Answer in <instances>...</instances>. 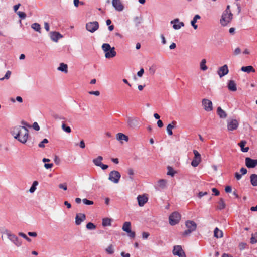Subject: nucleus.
<instances>
[{
  "label": "nucleus",
  "instance_id": "nucleus-1",
  "mask_svg": "<svg viewBox=\"0 0 257 257\" xmlns=\"http://www.w3.org/2000/svg\"><path fill=\"white\" fill-rule=\"evenodd\" d=\"M11 134L14 138L22 143H25L28 138V130L24 126H17L13 128Z\"/></svg>",
  "mask_w": 257,
  "mask_h": 257
},
{
  "label": "nucleus",
  "instance_id": "nucleus-2",
  "mask_svg": "<svg viewBox=\"0 0 257 257\" xmlns=\"http://www.w3.org/2000/svg\"><path fill=\"white\" fill-rule=\"evenodd\" d=\"M233 14L230 10V6L228 5L221 16L220 20V24L223 26H226L231 22Z\"/></svg>",
  "mask_w": 257,
  "mask_h": 257
},
{
  "label": "nucleus",
  "instance_id": "nucleus-3",
  "mask_svg": "<svg viewBox=\"0 0 257 257\" xmlns=\"http://www.w3.org/2000/svg\"><path fill=\"white\" fill-rule=\"evenodd\" d=\"M102 49L105 53V57L107 59L112 58L116 55L115 48L114 47H111L108 43H104L102 45Z\"/></svg>",
  "mask_w": 257,
  "mask_h": 257
},
{
  "label": "nucleus",
  "instance_id": "nucleus-4",
  "mask_svg": "<svg viewBox=\"0 0 257 257\" xmlns=\"http://www.w3.org/2000/svg\"><path fill=\"white\" fill-rule=\"evenodd\" d=\"M185 225L187 229L183 233V236H186L190 234L192 232L195 231L197 227V225L193 221H187Z\"/></svg>",
  "mask_w": 257,
  "mask_h": 257
},
{
  "label": "nucleus",
  "instance_id": "nucleus-5",
  "mask_svg": "<svg viewBox=\"0 0 257 257\" xmlns=\"http://www.w3.org/2000/svg\"><path fill=\"white\" fill-rule=\"evenodd\" d=\"M239 122L236 119H229L227 121V128L229 132L233 131L237 129Z\"/></svg>",
  "mask_w": 257,
  "mask_h": 257
},
{
  "label": "nucleus",
  "instance_id": "nucleus-6",
  "mask_svg": "<svg viewBox=\"0 0 257 257\" xmlns=\"http://www.w3.org/2000/svg\"><path fill=\"white\" fill-rule=\"evenodd\" d=\"M180 219V214L178 212H174L169 216V222L170 225H175L179 222Z\"/></svg>",
  "mask_w": 257,
  "mask_h": 257
},
{
  "label": "nucleus",
  "instance_id": "nucleus-7",
  "mask_svg": "<svg viewBox=\"0 0 257 257\" xmlns=\"http://www.w3.org/2000/svg\"><path fill=\"white\" fill-rule=\"evenodd\" d=\"M121 177L120 173L117 171H112L109 174L108 179L112 182L117 184L118 183Z\"/></svg>",
  "mask_w": 257,
  "mask_h": 257
},
{
  "label": "nucleus",
  "instance_id": "nucleus-8",
  "mask_svg": "<svg viewBox=\"0 0 257 257\" xmlns=\"http://www.w3.org/2000/svg\"><path fill=\"white\" fill-rule=\"evenodd\" d=\"M194 157L191 162L193 167H196L199 165L201 162V157L200 154L197 150H193Z\"/></svg>",
  "mask_w": 257,
  "mask_h": 257
},
{
  "label": "nucleus",
  "instance_id": "nucleus-9",
  "mask_svg": "<svg viewBox=\"0 0 257 257\" xmlns=\"http://www.w3.org/2000/svg\"><path fill=\"white\" fill-rule=\"evenodd\" d=\"M202 103L204 109L207 112H210L213 110V104L211 100L204 98L202 100Z\"/></svg>",
  "mask_w": 257,
  "mask_h": 257
},
{
  "label": "nucleus",
  "instance_id": "nucleus-10",
  "mask_svg": "<svg viewBox=\"0 0 257 257\" xmlns=\"http://www.w3.org/2000/svg\"><path fill=\"white\" fill-rule=\"evenodd\" d=\"M172 253L173 255L179 257H186L185 252L180 245H176L174 247Z\"/></svg>",
  "mask_w": 257,
  "mask_h": 257
},
{
  "label": "nucleus",
  "instance_id": "nucleus-11",
  "mask_svg": "<svg viewBox=\"0 0 257 257\" xmlns=\"http://www.w3.org/2000/svg\"><path fill=\"white\" fill-rule=\"evenodd\" d=\"M86 28L88 31L93 33L98 29L99 24L97 22H89L86 24Z\"/></svg>",
  "mask_w": 257,
  "mask_h": 257
},
{
  "label": "nucleus",
  "instance_id": "nucleus-12",
  "mask_svg": "<svg viewBox=\"0 0 257 257\" xmlns=\"http://www.w3.org/2000/svg\"><path fill=\"white\" fill-rule=\"evenodd\" d=\"M220 78H222L229 73L228 66L226 64L219 67L217 72Z\"/></svg>",
  "mask_w": 257,
  "mask_h": 257
},
{
  "label": "nucleus",
  "instance_id": "nucleus-13",
  "mask_svg": "<svg viewBox=\"0 0 257 257\" xmlns=\"http://www.w3.org/2000/svg\"><path fill=\"white\" fill-rule=\"evenodd\" d=\"M137 199L140 207L144 206L145 204L148 201V197L146 194L138 195Z\"/></svg>",
  "mask_w": 257,
  "mask_h": 257
},
{
  "label": "nucleus",
  "instance_id": "nucleus-14",
  "mask_svg": "<svg viewBox=\"0 0 257 257\" xmlns=\"http://www.w3.org/2000/svg\"><path fill=\"white\" fill-rule=\"evenodd\" d=\"M245 165L249 168H254L257 165V159L246 157L245 159Z\"/></svg>",
  "mask_w": 257,
  "mask_h": 257
},
{
  "label": "nucleus",
  "instance_id": "nucleus-15",
  "mask_svg": "<svg viewBox=\"0 0 257 257\" xmlns=\"http://www.w3.org/2000/svg\"><path fill=\"white\" fill-rule=\"evenodd\" d=\"M112 4L116 11L120 12L124 9V6L120 0H112Z\"/></svg>",
  "mask_w": 257,
  "mask_h": 257
},
{
  "label": "nucleus",
  "instance_id": "nucleus-16",
  "mask_svg": "<svg viewBox=\"0 0 257 257\" xmlns=\"http://www.w3.org/2000/svg\"><path fill=\"white\" fill-rule=\"evenodd\" d=\"M171 24H173V28L175 30L180 29L184 26V24L182 22H180L179 19L176 18L171 21Z\"/></svg>",
  "mask_w": 257,
  "mask_h": 257
},
{
  "label": "nucleus",
  "instance_id": "nucleus-17",
  "mask_svg": "<svg viewBox=\"0 0 257 257\" xmlns=\"http://www.w3.org/2000/svg\"><path fill=\"white\" fill-rule=\"evenodd\" d=\"M227 88L229 91L235 92L237 91V85L235 81L230 80L227 83Z\"/></svg>",
  "mask_w": 257,
  "mask_h": 257
},
{
  "label": "nucleus",
  "instance_id": "nucleus-18",
  "mask_svg": "<svg viewBox=\"0 0 257 257\" xmlns=\"http://www.w3.org/2000/svg\"><path fill=\"white\" fill-rule=\"evenodd\" d=\"M13 238H14V235L12 234L10 231L8 230H5L3 232L2 235V238L3 240L9 239L12 241Z\"/></svg>",
  "mask_w": 257,
  "mask_h": 257
},
{
  "label": "nucleus",
  "instance_id": "nucleus-19",
  "mask_svg": "<svg viewBox=\"0 0 257 257\" xmlns=\"http://www.w3.org/2000/svg\"><path fill=\"white\" fill-rule=\"evenodd\" d=\"M50 34L51 39L56 42H57L60 38H61L63 37L60 33L57 32H51Z\"/></svg>",
  "mask_w": 257,
  "mask_h": 257
},
{
  "label": "nucleus",
  "instance_id": "nucleus-20",
  "mask_svg": "<svg viewBox=\"0 0 257 257\" xmlns=\"http://www.w3.org/2000/svg\"><path fill=\"white\" fill-rule=\"evenodd\" d=\"M85 219V215L83 213H79L75 217V223L76 225H80L82 222Z\"/></svg>",
  "mask_w": 257,
  "mask_h": 257
},
{
  "label": "nucleus",
  "instance_id": "nucleus-21",
  "mask_svg": "<svg viewBox=\"0 0 257 257\" xmlns=\"http://www.w3.org/2000/svg\"><path fill=\"white\" fill-rule=\"evenodd\" d=\"M217 113L219 115L220 118H226L227 117V114L226 112L223 110L220 107H218L217 109Z\"/></svg>",
  "mask_w": 257,
  "mask_h": 257
},
{
  "label": "nucleus",
  "instance_id": "nucleus-22",
  "mask_svg": "<svg viewBox=\"0 0 257 257\" xmlns=\"http://www.w3.org/2000/svg\"><path fill=\"white\" fill-rule=\"evenodd\" d=\"M176 122L173 121L171 123H169L167 126V132L169 136H171L173 134L172 129L175 128L176 125Z\"/></svg>",
  "mask_w": 257,
  "mask_h": 257
},
{
  "label": "nucleus",
  "instance_id": "nucleus-23",
  "mask_svg": "<svg viewBox=\"0 0 257 257\" xmlns=\"http://www.w3.org/2000/svg\"><path fill=\"white\" fill-rule=\"evenodd\" d=\"M57 69L60 71L67 73L68 72V66L64 63H61Z\"/></svg>",
  "mask_w": 257,
  "mask_h": 257
},
{
  "label": "nucleus",
  "instance_id": "nucleus-24",
  "mask_svg": "<svg viewBox=\"0 0 257 257\" xmlns=\"http://www.w3.org/2000/svg\"><path fill=\"white\" fill-rule=\"evenodd\" d=\"M122 230L126 232H130L131 230V223L130 222H125L122 226Z\"/></svg>",
  "mask_w": 257,
  "mask_h": 257
},
{
  "label": "nucleus",
  "instance_id": "nucleus-25",
  "mask_svg": "<svg viewBox=\"0 0 257 257\" xmlns=\"http://www.w3.org/2000/svg\"><path fill=\"white\" fill-rule=\"evenodd\" d=\"M116 139L119 141L125 140L128 142V137L123 133H119L116 135Z\"/></svg>",
  "mask_w": 257,
  "mask_h": 257
},
{
  "label": "nucleus",
  "instance_id": "nucleus-26",
  "mask_svg": "<svg viewBox=\"0 0 257 257\" xmlns=\"http://www.w3.org/2000/svg\"><path fill=\"white\" fill-rule=\"evenodd\" d=\"M246 144V142L245 141H241L239 143H238V145L241 148V150L243 152H247L249 150V147H244Z\"/></svg>",
  "mask_w": 257,
  "mask_h": 257
},
{
  "label": "nucleus",
  "instance_id": "nucleus-27",
  "mask_svg": "<svg viewBox=\"0 0 257 257\" xmlns=\"http://www.w3.org/2000/svg\"><path fill=\"white\" fill-rule=\"evenodd\" d=\"M241 70L247 73H250L251 72H255V69L253 68V67L252 66H243L241 67Z\"/></svg>",
  "mask_w": 257,
  "mask_h": 257
},
{
  "label": "nucleus",
  "instance_id": "nucleus-28",
  "mask_svg": "<svg viewBox=\"0 0 257 257\" xmlns=\"http://www.w3.org/2000/svg\"><path fill=\"white\" fill-rule=\"evenodd\" d=\"M214 235L217 238H220L223 237V233L222 230L216 227L214 231Z\"/></svg>",
  "mask_w": 257,
  "mask_h": 257
},
{
  "label": "nucleus",
  "instance_id": "nucleus-29",
  "mask_svg": "<svg viewBox=\"0 0 257 257\" xmlns=\"http://www.w3.org/2000/svg\"><path fill=\"white\" fill-rule=\"evenodd\" d=\"M102 160L103 157L102 156H99L96 158H95L93 160V162L96 166L100 167L102 164Z\"/></svg>",
  "mask_w": 257,
  "mask_h": 257
},
{
  "label": "nucleus",
  "instance_id": "nucleus-30",
  "mask_svg": "<svg viewBox=\"0 0 257 257\" xmlns=\"http://www.w3.org/2000/svg\"><path fill=\"white\" fill-rule=\"evenodd\" d=\"M200 19V16L199 15H196L193 18V19L191 21V24L192 26L193 27L194 29H197L198 28V26L197 25H196V23L197 21Z\"/></svg>",
  "mask_w": 257,
  "mask_h": 257
},
{
  "label": "nucleus",
  "instance_id": "nucleus-31",
  "mask_svg": "<svg viewBox=\"0 0 257 257\" xmlns=\"http://www.w3.org/2000/svg\"><path fill=\"white\" fill-rule=\"evenodd\" d=\"M206 60L203 59L200 63V68L202 71H206L208 69V67L206 65Z\"/></svg>",
  "mask_w": 257,
  "mask_h": 257
},
{
  "label": "nucleus",
  "instance_id": "nucleus-32",
  "mask_svg": "<svg viewBox=\"0 0 257 257\" xmlns=\"http://www.w3.org/2000/svg\"><path fill=\"white\" fill-rule=\"evenodd\" d=\"M112 220L109 218H104L102 219V225L104 227L110 226L111 224Z\"/></svg>",
  "mask_w": 257,
  "mask_h": 257
},
{
  "label": "nucleus",
  "instance_id": "nucleus-33",
  "mask_svg": "<svg viewBox=\"0 0 257 257\" xmlns=\"http://www.w3.org/2000/svg\"><path fill=\"white\" fill-rule=\"evenodd\" d=\"M250 181L253 186H257V175L252 174L250 176Z\"/></svg>",
  "mask_w": 257,
  "mask_h": 257
},
{
  "label": "nucleus",
  "instance_id": "nucleus-34",
  "mask_svg": "<svg viewBox=\"0 0 257 257\" xmlns=\"http://www.w3.org/2000/svg\"><path fill=\"white\" fill-rule=\"evenodd\" d=\"M226 204L222 198H220L218 202V209L222 210L225 208Z\"/></svg>",
  "mask_w": 257,
  "mask_h": 257
},
{
  "label": "nucleus",
  "instance_id": "nucleus-35",
  "mask_svg": "<svg viewBox=\"0 0 257 257\" xmlns=\"http://www.w3.org/2000/svg\"><path fill=\"white\" fill-rule=\"evenodd\" d=\"M12 241L18 247L20 246L22 244L21 241L15 235H14V238H13Z\"/></svg>",
  "mask_w": 257,
  "mask_h": 257
},
{
  "label": "nucleus",
  "instance_id": "nucleus-36",
  "mask_svg": "<svg viewBox=\"0 0 257 257\" xmlns=\"http://www.w3.org/2000/svg\"><path fill=\"white\" fill-rule=\"evenodd\" d=\"M38 185V182L37 181H35L33 182L32 186L29 189V192L31 193L35 192L36 190V187Z\"/></svg>",
  "mask_w": 257,
  "mask_h": 257
},
{
  "label": "nucleus",
  "instance_id": "nucleus-37",
  "mask_svg": "<svg viewBox=\"0 0 257 257\" xmlns=\"http://www.w3.org/2000/svg\"><path fill=\"white\" fill-rule=\"evenodd\" d=\"M167 181L164 179H161L158 181V185L160 187L164 188L166 186Z\"/></svg>",
  "mask_w": 257,
  "mask_h": 257
},
{
  "label": "nucleus",
  "instance_id": "nucleus-38",
  "mask_svg": "<svg viewBox=\"0 0 257 257\" xmlns=\"http://www.w3.org/2000/svg\"><path fill=\"white\" fill-rule=\"evenodd\" d=\"M31 27L34 30L40 33L41 27L38 23H35L32 25Z\"/></svg>",
  "mask_w": 257,
  "mask_h": 257
},
{
  "label": "nucleus",
  "instance_id": "nucleus-39",
  "mask_svg": "<svg viewBox=\"0 0 257 257\" xmlns=\"http://www.w3.org/2000/svg\"><path fill=\"white\" fill-rule=\"evenodd\" d=\"M62 128L68 133H70L71 131V128L69 126H67L65 123L62 124Z\"/></svg>",
  "mask_w": 257,
  "mask_h": 257
},
{
  "label": "nucleus",
  "instance_id": "nucleus-40",
  "mask_svg": "<svg viewBox=\"0 0 257 257\" xmlns=\"http://www.w3.org/2000/svg\"><path fill=\"white\" fill-rule=\"evenodd\" d=\"M48 143V140L47 139H44L41 141L38 145L40 148H44L45 147L44 144Z\"/></svg>",
  "mask_w": 257,
  "mask_h": 257
},
{
  "label": "nucleus",
  "instance_id": "nucleus-41",
  "mask_svg": "<svg viewBox=\"0 0 257 257\" xmlns=\"http://www.w3.org/2000/svg\"><path fill=\"white\" fill-rule=\"evenodd\" d=\"M19 235L22 237L23 238H25L27 241H28V242H31V239L29 238L28 237H27V236L24 234V233H22V232H19Z\"/></svg>",
  "mask_w": 257,
  "mask_h": 257
},
{
  "label": "nucleus",
  "instance_id": "nucleus-42",
  "mask_svg": "<svg viewBox=\"0 0 257 257\" xmlns=\"http://www.w3.org/2000/svg\"><path fill=\"white\" fill-rule=\"evenodd\" d=\"M11 75V72L10 71H8L6 72L5 76L3 78H0V80L2 81V80H4L5 79H8L10 78Z\"/></svg>",
  "mask_w": 257,
  "mask_h": 257
},
{
  "label": "nucleus",
  "instance_id": "nucleus-43",
  "mask_svg": "<svg viewBox=\"0 0 257 257\" xmlns=\"http://www.w3.org/2000/svg\"><path fill=\"white\" fill-rule=\"evenodd\" d=\"M106 251L109 254H112L114 252L113 247L112 245H109L106 249Z\"/></svg>",
  "mask_w": 257,
  "mask_h": 257
},
{
  "label": "nucleus",
  "instance_id": "nucleus-44",
  "mask_svg": "<svg viewBox=\"0 0 257 257\" xmlns=\"http://www.w3.org/2000/svg\"><path fill=\"white\" fill-rule=\"evenodd\" d=\"M58 187L60 189H62L64 191H66L67 189V186L65 183L59 184Z\"/></svg>",
  "mask_w": 257,
  "mask_h": 257
},
{
  "label": "nucleus",
  "instance_id": "nucleus-45",
  "mask_svg": "<svg viewBox=\"0 0 257 257\" xmlns=\"http://www.w3.org/2000/svg\"><path fill=\"white\" fill-rule=\"evenodd\" d=\"M86 227L88 229H94L96 227L93 223L89 222L86 225Z\"/></svg>",
  "mask_w": 257,
  "mask_h": 257
},
{
  "label": "nucleus",
  "instance_id": "nucleus-46",
  "mask_svg": "<svg viewBox=\"0 0 257 257\" xmlns=\"http://www.w3.org/2000/svg\"><path fill=\"white\" fill-rule=\"evenodd\" d=\"M208 194L207 192H199L197 194V196L199 199H201L203 196Z\"/></svg>",
  "mask_w": 257,
  "mask_h": 257
},
{
  "label": "nucleus",
  "instance_id": "nucleus-47",
  "mask_svg": "<svg viewBox=\"0 0 257 257\" xmlns=\"http://www.w3.org/2000/svg\"><path fill=\"white\" fill-rule=\"evenodd\" d=\"M17 14L21 19H25L26 17V14L23 12H17Z\"/></svg>",
  "mask_w": 257,
  "mask_h": 257
},
{
  "label": "nucleus",
  "instance_id": "nucleus-48",
  "mask_svg": "<svg viewBox=\"0 0 257 257\" xmlns=\"http://www.w3.org/2000/svg\"><path fill=\"white\" fill-rule=\"evenodd\" d=\"M83 202L86 205H92L93 202L92 201L88 200L87 199H83L82 200Z\"/></svg>",
  "mask_w": 257,
  "mask_h": 257
},
{
  "label": "nucleus",
  "instance_id": "nucleus-49",
  "mask_svg": "<svg viewBox=\"0 0 257 257\" xmlns=\"http://www.w3.org/2000/svg\"><path fill=\"white\" fill-rule=\"evenodd\" d=\"M88 93L90 95H94L96 96H98L100 95V92L99 91H89Z\"/></svg>",
  "mask_w": 257,
  "mask_h": 257
},
{
  "label": "nucleus",
  "instance_id": "nucleus-50",
  "mask_svg": "<svg viewBox=\"0 0 257 257\" xmlns=\"http://www.w3.org/2000/svg\"><path fill=\"white\" fill-rule=\"evenodd\" d=\"M250 242L252 244L255 243L257 242V237H255L253 235H252V237L250 239Z\"/></svg>",
  "mask_w": 257,
  "mask_h": 257
},
{
  "label": "nucleus",
  "instance_id": "nucleus-51",
  "mask_svg": "<svg viewBox=\"0 0 257 257\" xmlns=\"http://www.w3.org/2000/svg\"><path fill=\"white\" fill-rule=\"evenodd\" d=\"M144 73V69L143 68H141L140 71H139L137 73V75L139 77H141L143 74Z\"/></svg>",
  "mask_w": 257,
  "mask_h": 257
},
{
  "label": "nucleus",
  "instance_id": "nucleus-52",
  "mask_svg": "<svg viewBox=\"0 0 257 257\" xmlns=\"http://www.w3.org/2000/svg\"><path fill=\"white\" fill-rule=\"evenodd\" d=\"M33 128L36 131H39L40 130V127L37 122H34L33 123Z\"/></svg>",
  "mask_w": 257,
  "mask_h": 257
},
{
  "label": "nucleus",
  "instance_id": "nucleus-53",
  "mask_svg": "<svg viewBox=\"0 0 257 257\" xmlns=\"http://www.w3.org/2000/svg\"><path fill=\"white\" fill-rule=\"evenodd\" d=\"M127 173L130 176H133L134 175V170L132 168H128L127 169Z\"/></svg>",
  "mask_w": 257,
  "mask_h": 257
},
{
  "label": "nucleus",
  "instance_id": "nucleus-54",
  "mask_svg": "<svg viewBox=\"0 0 257 257\" xmlns=\"http://www.w3.org/2000/svg\"><path fill=\"white\" fill-rule=\"evenodd\" d=\"M246 243H240L239 244V248L240 250H243L245 248L246 246Z\"/></svg>",
  "mask_w": 257,
  "mask_h": 257
},
{
  "label": "nucleus",
  "instance_id": "nucleus-55",
  "mask_svg": "<svg viewBox=\"0 0 257 257\" xmlns=\"http://www.w3.org/2000/svg\"><path fill=\"white\" fill-rule=\"evenodd\" d=\"M241 53V50L239 48H236L234 51V54L235 55H239Z\"/></svg>",
  "mask_w": 257,
  "mask_h": 257
},
{
  "label": "nucleus",
  "instance_id": "nucleus-56",
  "mask_svg": "<svg viewBox=\"0 0 257 257\" xmlns=\"http://www.w3.org/2000/svg\"><path fill=\"white\" fill-rule=\"evenodd\" d=\"M168 169H169V170L167 172V175H171L172 176H174V172L173 170L170 168H168Z\"/></svg>",
  "mask_w": 257,
  "mask_h": 257
},
{
  "label": "nucleus",
  "instance_id": "nucleus-57",
  "mask_svg": "<svg viewBox=\"0 0 257 257\" xmlns=\"http://www.w3.org/2000/svg\"><path fill=\"white\" fill-rule=\"evenodd\" d=\"M225 191L227 193H230L232 191V188L231 186H227L225 188Z\"/></svg>",
  "mask_w": 257,
  "mask_h": 257
},
{
  "label": "nucleus",
  "instance_id": "nucleus-58",
  "mask_svg": "<svg viewBox=\"0 0 257 257\" xmlns=\"http://www.w3.org/2000/svg\"><path fill=\"white\" fill-rule=\"evenodd\" d=\"M149 236V233L146 232L142 233V237L144 239H147Z\"/></svg>",
  "mask_w": 257,
  "mask_h": 257
},
{
  "label": "nucleus",
  "instance_id": "nucleus-59",
  "mask_svg": "<svg viewBox=\"0 0 257 257\" xmlns=\"http://www.w3.org/2000/svg\"><path fill=\"white\" fill-rule=\"evenodd\" d=\"M53 166V164L52 163L44 164V167L47 169L51 168Z\"/></svg>",
  "mask_w": 257,
  "mask_h": 257
},
{
  "label": "nucleus",
  "instance_id": "nucleus-60",
  "mask_svg": "<svg viewBox=\"0 0 257 257\" xmlns=\"http://www.w3.org/2000/svg\"><path fill=\"white\" fill-rule=\"evenodd\" d=\"M127 233H128V235L130 237L134 238L135 237V232L132 231V230H131L130 232H127Z\"/></svg>",
  "mask_w": 257,
  "mask_h": 257
},
{
  "label": "nucleus",
  "instance_id": "nucleus-61",
  "mask_svg": "<svg viewBox=\"0 0 257 257\" xmlns=\"http://www.w3.org/2000/svg\"><path fill=\"white\" fill-rule=\"evenodd\" d=\"M212 191L215 193V195L218 196L219 195V191L217 189L213 188H212Z\"/></svg>",
  "mask_w": 257,
  "mask_h": 257
},
{
  "label": "nucleus",
  "instance_id": "nucleus-62",
  "mask_svg": "<svg viewBox=\"0 0 257 257\" xmlns=\"http://www.w3.org/2000/svg\"><path fill=\"white\" fill-rule=\"evenodd\" d=\"M157 125L159 127L161 128L163 126V123L161 120H158V121L157 122Z\"/></svg>",
  "mask_w": 257,
  "mask_h": 257
},
{
  "label": "nucleus",
  "instance_id": "nucleus-63",
  "mask_svg": "<svg viewBox=\"0 0 257 257\" xmlns=\"http://www.w3.org/2000/svg\"><path fill=\"white\" fill-rule=\"evenodd\" d=\"M247 169L245 168H242L240 169V172L241 173L242 175H244L247 173Z\"/></svg>",
  "mask_w": 257,
  "mask_h": 257
},
{
  "label": "nucleus",
  "instance_id": "nucleus-64",
  "mask_svg": "<svg viewBox=\"0 0 257 257\" xmlns=\"http://www.w3.org/2000/svg\"><path fill=\"white\" fill-rule=\"evenodd\" d=\"M121 255L122 256V257H130V253H125V252H122L121 253Z\"/></svg>",
  "mask_w": 257,
  "mask_h": 257
}]
</instances>
